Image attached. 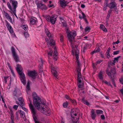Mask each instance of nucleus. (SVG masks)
Masks as SVG:
<instances>
[{
    "mask_svg": "<svg viewBox=\"0 0 123 123\" xmlns=\"http://www.w3.org/2000/svg\"><path fill=\"white\" fill-rule=\"evenodd\" d=\"M111 73H112L113 74H114L116 73L115 70L114 69H111Z\"/></svg>",
    "mask_w": 123,
    "mask_h": 123,
    "instance_id": "6e6d98bb",
    "label": "nucleus"
},
{
    "mask_svg": "<svg viewBox=\"0 0 123 123\" xmlns=\"http://www.w3.org/2000/svg\"><path fill=\"white\" fill-rule=\"evenodd\" d=\"M81 14L82 15V16H81V15L80 14H79V18L80 19H83L84 20L85 22L87 23H88V22L86 18H85V14L83 12H81Z\"/></svg>",
    "mask_w": 123,
    "mask_h": 123,
    "instance_id": "6ab92c4d",
    "label": "nucleus"
},
{
    "mask_svg": "<svg viewBox=\"0 0 123 123\" xmlns=\"http://www.w3.org/2000/svg\"><path fill=\"white\" fill-rule=\"evenodd\" d=\"M17 94V92L15 90L13 92V95L14 96H16Z\"/></svg>",
    "mask_w": 123,
    "mask_h": 123,
    "instance_id": "4d7b16f0",
    "label": "nucleus"
},
{
    "mask_svg": "<svg viewBox=\"0 0 123 123\" xmlns=\"http://www.w3.org/2000/svg\"><path fill=\"white\" fill-rule=\"evenodd\" d=\"M120 50H119L114 51L113 52V54L114 55H117L119 54Z\"/></svg>",
    "mask_w": 123,
    "mask_h": 123,
    "instance_id": "ea45409f",
    "label": "nucleus"
},
{
    "mask_svg": "<svg viewBox=\"0 0 123 123\" xmlns=\"http://www.w3.org/2000/svg\"><path fill=\"white\" fill-rule=\"evenodd\" d=\"M2 98V101L3 102V103H5V101H4V98L2 96H1L0 98Z\"/></svg>",
    "mask_w": 123,
    "mask_h": 123,
    "instance_id": "69168bd1",
    "label": "nucleus"
},
{
    "mask_svg": "<svg viewBox=\"0 0 123 123\" xmlns=\"http://www.w3.org/2000/svg\"><path fill=\"white\" fill-rule=\"evenodd\" d=\"M102 61V60H100L97 61L96 62V63H92V65L93 67L94 68V67L96 65H97L98 63H101Z\"/></svg>",
    "mask_w": 123,
    "mask_h": 123,
    "instance_id": "bb28decb",
    "label": "nucleus"
},
{
    "mask_svg": "<svg viewBox=\"0 0 123 123\" xmlns=\"http://www.w3.org/2000/svg\"><path fill=\"white\" fill-rule=\"evenodd\" d=\"M38 96L37 95L36 93L34 92L32 93V97L33 99H34V101H36V98L38 97Z\"/></svg>",
    "mask_w": 123,
    "mask_h": 123,
    "instance_id": "a878e982",
    "label": "nucleus"
},
{
    "mask_svg": "<svg viewBox=\"0 0 123 123\" xmlns=\"http://www.w3.org/2000/svg\"><path fill=\"white\" fill-rule=\"evenodd\" d=\"M18 105H14L13 106V108L15 109V110H17L18 109Z\"/></svg>",
    "mask_w": 123,
    "mask_h": 123,
    "instance_id": "09e8293b",
    "label": "nucleus"
},
{
    "mask_svg": "<svg viewBox=\"0 0 123 123\" xmlns=\"http://www.w3.org/2000/svg\"><path fill=\"white\" fill-rule=\"evenodd\" d=\"M35 3L37 5L39 3V1L38 0H35Z\"/></svg>",
    "mask_w": 123,
    "mask_h": 123,
    "instance_id": "e2e57ef3",
    "label": "nucleus"
},
{
    "mask_svg": "<svg viewBox=\"0 0 123 123\" xmlns=\"http://www.w3.org/2000/svg\"><path fill=\"white\" fill-rule=\"evenodd\" d=\"M24 34L25 38L28 37H29V35L27 32H25Z\"/></svg>",
    "mask_w": 123,
    "mask_h": 123,
    "instance_id": "a19ab883",
    "label": "nucleus"
},
{
    "mask_svg": "<svg viewBox=\"0 0 123 123\" xmlns=\"http://www.w3.org/2000/svg\"><path fill=\"white\" fill-rule=\"evenodd\" d=\"M106 54V55L107 57L108 58H109L110 57L109 53L107 52Z\"/></svg>",
    "mask_w": 123,
    "mask_h": 123,
    "instance_id": "13d9d810",
    "label": "nucleus"
},
{
    "mask_svg": "<svg viewBox=\"0 0 123 123\" xmlns=\"http://www.w3.org/2000/svg\"><path fill=\"white\" fill-rule=\"evenodd\" d=\"M16 69L18 72L20 71H22L23 70V68L21 66L18 64H17L16 65Z\"/></svg>",
    "mask_w": 123,
    "mask_h": 123,
    "instance_id": "aec40b11",
    "label": "nucleus"
},
{
    "mask_svg": "<svg viewBox=\"0 0 123 123\" xmlns=\"http://www.w3.org/2000/svg\"><path fill=\"white\" fill-rule=\"evenodd\" d=\"M103 112V111L101 110H96V113L98 114H101Z\"/></svg>",
    "mask_w": 123,
    "mask_h": 123,
    "instance_id": "c9c22d12",
    "label": "nucleus"
},
{
    "mask_svg": "<svg viewBox=\"0 0 123 123\" xmlns=\"http://www.w3.org/2000/svg\"><path fill=\"white\" fill-rule=\"evenodd\" d=\"M109 69L108 68L106 71V73L109 76H110L111 75V74L110 72L108 71Z\"/></svg>",
    "mask_w": 123,
    "mask_h": 123,
    "instance_id": "8fccbe9b",
    "label": "nucleus"
},
{
    "mask_svg": "<svg viewBox=\"0 0 123 123\" xmlns=\"http://www.w3.org/2000/svg\"><path fill=\"white\" fill-rule=\"evenodd\" d=\"M121 57L120 56H119L116 57L115 58L113 62L115 63L116 62H118V59Z\"/></svg>",
    "mask_w": 123,
    "mask_h": 123,
    "instance_id": "c756f323",
    "label": "nucleus"
},
{
    "mask_svg": "<svg viewBox=\"0 0 123 123\" xmlns=\"http://www.w3.org/2000/svg\"><path fill=\"white\" fill-rule=\"evenodd\" d=\"M18 101L16 102V103L17 104L20 105V106H25V103L23 98L20 97L18 98Z\"/></svg>",
    "mask_w": 123,
    "mask_h": 123,
    "instance_id": "ddd939ff",
    "label": "nucleus"
},
{
    "mask_svg": "<svg viewBox=\"0 0 123 123\" xmlns=\"http://www.w3.org/2000/svg\"><path fill=\"white\" fill-rule=\"evenodd\" d=\"M100 28L104 32H106L107 31L105 26L102 24H100Z\"/></svg>",
    "mask_w": 123,
    "mask_h": 123,
    "instance_id": "412c9836",
    "label": "nucleus"
},
{
    "mask_svg": "<svg viewBox=\"0 0 123 123\" xmlns=\"http://www.w3.org/2000/svg\"><path fill=\"white\" fill-rule=\"evenodd\" d=\"M65 97L66 99L70 100L71 99V98H70V97L67 95H66L65 96Z\"/></svg>",
    "mask_w": 123,
    "mask_h": 123,
    "instance_id": "5fc2aeb1",
    "label": "nucleus"
},
{
    "mask_svg": "<svg viewBox=\"0 0 123 123\" xmlns=\"http://www.w3.org/2000/svg\"><path fill=\"white\" fill-rule=\"evenodd\" d=\"M90 30V27L88 26L86 27L85 29V32H89Z\"/></svg>",
    "mask_w": 123,
    "mask_h": 123,
    "instance_id": "e433bc0d",
    "label": "nucleus"
},
{
    "mask_svg": "<svg viewBox=\"0 0 123 123\" xmlns=\"http://www.w3.org/2000/svg\"><path fill=\"white\" fill-rule=\"evenodd\" d=\"M8 66L9 68V69H10L11 73H12V75L14 77H15V75L14 72L13 71V70L11 68V67L9 65V64H8Z\"/></svg>",
    "mask_w": 123,
    "mask_h": 123,
    "instance_id": "7c9ffc66",
    "label": "nucleus"
},
{
    "mask_svg": "<svg viewBox=\"0 0 123 123\" xmlns=\"http://www.w3.org/2000/svg\"><path fill=\"white\" fill-rule=\"evenodd\" d=\"M70 101L74 105H75L77 103L76 101L74 99L73 100L71 99Z\"/></svg>",
    "mask_w": 123,
    "mask_h": 123,
    "instance_id": "f704fd0d",
    "label": "nucleus"
},
{
    "mask_svg": "<svg viewBox=\"0 0 123 123\" xmlns=\"http://www.w3.org/2000/svg\"><path fill=\"white\" fill-rule=\"evenodd\" d=\"M45 103L44 102L42 101L41 105L42 104V105H41V109H40L39 110H40L41 112L45 115H47V114H48L50 113L49 111V108L47 106L45 105Z\"/></svg>",
    "mask_w": 123,
    "mask_h": 123,
    "instance_id": "7ed1b4c3",
    "label": "nucleus"
},
{
    "mask_svg": "<svg viewBox=\"0 0 123 123\" xmlns=\"http://www.w3.org/2000/svg\"><path fill=\"white\" fill-rule=\"evenodd\" d=\"M4 13L5 16L8 20L11 23H12V18L8 14L4 11Z\"/></svg>",
    "mask_w": 123,
    "mask_h": 123,
    "instance_id": "4468645a",
    "label": "nucleus"
},
{
    "mask_svg": "<svg viewBox=\"0 0 123 123\" xmlns=\"http://www.w3.org/2000/svg\"><path fill=\"white\" fill-rule=\"evenodd\" d=\"M22 27L25 31H27L28 30V27L26 25H23Z\"/></svg>",
    "mask_w": 123,
    "mask_h": 123,
    "instance_id": "473e14b6",
    "label": "nucleus"
},
{
    "mask_svg": "<svg viewBox=\"0 0 123 123\" xmlns=\"http://www.w3.org/2000/svg\"><path fill=\"white\" fill-rule=\"evenodd\" d=\"M91 116L92 119L94 120L96 117V114L95 113V112L93 111H91Z\"/></svg>",
    "mask_w": 123,
    "mask_h": 123,
    "instance_id": "b1692460",
    "label": "nucleus"
},
{
    "mask_svg": "<svg viewBox=\"0 0 123 123\" xmlns=\"http://www.w3.org/2000/svg\"><path fill=\"white\" fill-rule=\"evenodd\" d=\"M36 101H34V99H33L34 104L37 109L39 110L40 109L41 105L42 102L41 99L40 97H38L36 98Z\"/></svg>",
    "mask_w": 123,
    "mask_h": 123,
    "instance_id": "1a4fd4ad",
    "label": "nucleus"
},
{
    "mask_svg": "<svg viewBox=\"0 0 123 123\" xmlns=\"http://www.w3.org/2000/svg\"><path fill=\"white\" fill-rule=\"evenodd\" d=\"M60 5L62 7H65L66 5L67 2L65 1H60Z\"/></svg>",
    "mask_w": 123,
    "mask_h": 123,
    "instance_id": "393cba45",
    "label": "nucleus"
},
{
    "mask_svg": "<svg viewBox=\"0 0 123 123\" xmlns=\"http://www.w3.org/2000/svg\"><path fill=\"white\" fill-rule=\"evenodd\" d=\"M76 111L77 110L73 109L72 110L71 112V117L72 118V121L73 122L75 123L78 121L79 118L78 117V118L75 117L77 115Z\"/></svg>",
    "mask_w": 123,
    "mask_h": 123,
    "instance_id": "423d86ee",
    "label": "nucleus"
},
{
    "mask_svg": "<svg viewBox=\"0 0 123 123\" xmlns=\"http://www.w3.org/2000/svg\"><path fill=\"white\" fill-rule=\"evenodd\" d=\"M9 0L10 2L12 3V6H11L10 3L8 2L7 3V6L10 10L11 13H13L15 16H16V8L18 6V2L15 0Z\"/></svg>",
    "mask_w": 123,
    "mask_h": 123,
    "instance_id": "f03ea898",
    "label": "nucleus"
},
{
    "mask_svg": "<svg viewBox=\"0 0 123 123\" xmlns=\"http://www.w3.org/2000/svg\"><path fill=\"white\" fill-rule=\"evenodd\" d=\"M30 103L29 104V107L31 110V113L33 114L35 116L36 114V111L34 107L31 104V103L30 100Z\"/></svg>",
    "mask_w": 123,
    "mask_h": 123,
    "instance_id": "f3484780",
    "label": "nucleus"
},
{
    "mask_svg": "<svg viewBox=\"0 0 123 123\" xmlns=\"http://www.w3.org/2000/svg\"><path fill=\"white\" fill-rule=\"evenodd\" d=\"M117 4L114 1H112L108 4V6L110 9L115 8L116 7Z\"/></svg>",
    "mask_w": 123,
    "mask_h": 123,
    "instance_id": "dca6fc26",
    "label": "nucleus"
},
{
    "mask_svg": "<svg viewBox=\"0 0 123 123\" xmlns=\"http://www.w3.org/2000/svg\"><path fill=\"white\" fill-rule=\"evenodd\" d=\"M112 11V10L111 9L109 10L108 11L107 13V15L106 18H107V19H108L109 18L110 15L111 14Z\"/></svg>",
    "mask_w": 123,
    "mask_h": 123,
    "instance_id": "cd10ccee",
    "label": "nucleus"
},
{
    "mask_svg": "<svg viewBox=\"0 0 123 123\" xmlns=\"http://www.w3.org/2000/svg\"><path fill=\"white\" fill-rule=\"evenodd\" d=\"M28 74L29 76L33 79L38 78L37 73L35 70L28 71Z\"/></svg>",
    "mask_w": 123,
    "mask_h": 123,
    "instance_id": "9d476101",
    "label": "nucleus"
},
{
    "mask_svg": "<svg viewBox=\"0 0 123 123\" xmlns=\"http://www.w3.org/2000/svg\"><path fill=\"white\" fill-rule=\"evenodd\" d=\"M102 71H101L98 74V77L101 80H103V77L102 75Z\"/></svg>",
    "mask_w": 123,
    "mask_h": 123,
    "instance_id": "c85d7f7f",
    "label": "nucleus"
},
{
    "mask_svg": "<svg viewBox=\"0 0 123 123\" xmlns=\"http://www.w3.org/2000/svg\"><path fill=\"white\" fill-rule=\"evenodd\" d=\"M57 16L54 14L52 15L51 16L49 15L46 16L45 18L46 20L48 22H50L52 24H54L56 21Z\"/></svg>",
    "mask_w": 123,
    "mask_h": 123,
    "instance_id": "39448f33",
    "label": "nucleus"
},
{
    "mask_svg": "<svg viewBox=\"0 0 123 123\" xmlns=\"http://www.w3.org/2000/svg\"><path fill=\"white\" fill-rule=\"evenodd\" d=\"M52 51L51 50L50 52H48V54L49 55L51 56L52 55Z\"/></svg>",
    "mask_w": 123,
    "mask_h": 123,
    "instance_id": "052dcab7",
    "label": "nucleus"
},
{
    "mask_svg": "<svg viewBox=\"0 0 123 123\" xmlns=\"http://www.w3.org/2000/svg\"><path fill=\"white\" fill-rule=\"evenodd\" d=\"M9 77L8 76L5 77H4V82L5 83V84H6V83L7 82V79Z\"/></svg>",
    "mask_w": 123,
    "mask_h": 123,
    "instance_id": "de8ad7c7",
    "label": "nucleus"
},
{
    "mask_svg": "<svg viewBox=\"0 0 123 123\" xmlns=\"http://www.w3.org/2000/svg\"><path fill=\"white\" fill-rule=\"evenodd\" d=\"M40 61L39 62V64L38 66V67L40 69H42L43 68V60L42 59H40Z\"/></svg>",
    "mask_w": 123,
    "mask_h": 123,
    "instance_id": "5701e85b",
    "label": "nucleus"
},
{
    "mask_svg": "<svg viewBox=\"0 0 123 123\" xmlns=\"http://www.w3.org/2000/svg\"><path fill=\"white\" fill-rule=\"evenodd\" d=\"M63 37L62 35H61L60 36V41L61 42H62L63 41Z\"/></svg>",
    "mask_w": 123,
    "mask_h": 123,
    "instance_id": "bf43d9fd",
    "label": "nucleus"
},
{
    "mask_svg": "<svg viewBox=\"0 0 123 123\" xmlns=\"http://www.w3.org/2000/svg\"><path fill=\"white\" fill-rule=\"evenodd\" d=\"M45 32L47 36L49 38V39L50 40V41L49 42H48V38H46L45 39L46 41L47 42V44H49L51 46L54 45L55 44V41L52 38L51 36V34L49 32L48 29H45Z\"/></svg>",
    "mask_w": 123,
    "mask_h": 123,
    "instance_id": "20e7f679",
    "label": "nucleus"
},
{
    "mask_svg": "<svg viewBox=\"0 0 123 123\" xmlns=\"http://www.w3.org/2000/svg\"><path fill=\"white\" fill-rule=\"evenodd\" d=\"M37 8H40L42 6H45L44 5H43V4L42 3H39L38 4H37Z\"/></svg>",
    "mask_w": 123,
    "mask_h": 123,
    "instance_id": "4c0bfd02",
    "label": "nucleus"
},
{
    "mask_svg": "<svg viewBox=\"0 0 123 123\" xmlns=\"http://www.w3.org/2000/svg\"><path fill=\"white\" fill-rule=\"evenodd\" d=\"M49 63L50 64V67L51 69V72L56 79H58L59 77L57 75L56 68L54 67V65H53L51 62H49Z\"/></svg>",
    "mask_w": 123,
    "mask_h": 123,
    "instance_id": "6e6552de",
    "label": "nucleus"
},
{
    "mask_svg": "<svg viewBox=\"0 0 123 123\" xmlns=\"http://www.w3.org/2000/svg\"><path fill=\"white\" fill-rule=\"evenodd\" d=\"M54 52L53 54V58L54 60L56 61L58 59V54L56 49L55 47H54Z\"/></svg>",
    "mask_w": 123,
    "mask_h": 123,
    "instance_id": "2eb2a0df",
    "label": "nucleus"
},
{
    "mask_svg": "<svg viewBox=\"0 0 123 123\" xmlns=\"http://www.w3.org/2000/svg\"><path fill=\"white\" fill-rule=\"evenodd\" d=\"M84 85H78V87L80 88H82L81 90L84 89Z\"/></svg>",
    "mask_w": 123,
    "mask_h": 123,
    "instance_id": "864d4df0",
    "label": "nucleus"
},
{
    "mask_svg": "<svg viewBox=\"0 0 123 123\" xmlns=\"http://www.w3.org/2000/svg\"><path fill=\"white\" fill-rule=\"evenodd\" d=\"M119 81L121 84H123V77L120 78L119 79Z\"/></svg>",
    "mask_w": 123,
    "mask_h": 123,
    "instance_id": "a18cd8bd",
    "label": "nucleus"
},
{
    "mask_svg": "<svg viewBox=\"0 0 123 123\" xmlns=\"http://www.w3.org/2000/svg\"><path fill=\"white\" fill-rule=\"evenodd\" d=\"M6 26L11 33H12L13 32L12 28L10 24L8 22H6Z\"/></svg>",
    "mask_w": 123,
    "mask_h": 123,
    "instance_id": "a211bd4d",
    "label": "nucleus"
},
{
    "mask_svg": "<svg viewBox=\"0 0 123 123\" xmlns=\"http://www.w3.org/2000/svg\"><path fill=\"white\" fill-rule=\"evenodd\" d=\"M11 49L12 55L14 59H15L16 62H18L19 60L18 57L16 54L15 49L13 46L12 47Z\"/></svg>",
    "mask_w": 123,
    "mask_h": 123,
    "instance_id": "f8f14e48",
    "label": "nucleus"
},
{
    "mask_svg": "<svg viewBox=\"0 0 123 123\" xmlns=\"http://www.w3.org/2000/svg\"><path fill=\"white\" fill-rule=\"evenodd\" d=\"M30 25H34L36 23V20L32 18H31L30 19Z\"/></svg>",
    "mask_w": 123,
    "mask_h": 123,
    "instance_id": "4be33fe9",
    "label": "nucleus"
},
{
    "mask_svg": "<svg viewBox=\"0 0 123 123\" xmlns=\"http://www.w3.org/2000/svg\"><path fill=\"white\" fill-rule=\"evenodd\" d=\"M53 5L52 4H49L48 5V6L49 7H51L53 6Z\"/></svg>",
    "mask_w": 123,
    "mask_h": 123,
    "instance_id": "338daca9",
    "label": "nucleus"
},
{
    "mask_svg": "<svg viewBox=\"0 0 123 123\" xmlns=\"http://www.w3.org/2000/svg\"><path fill=\"white\" fill-rule=\"evenodd\" d=\"M10 116L11 119H14V116L13 113V111L11 109L10 110Z\"/></svg>",
    "mask_w": 123,
    "mask_h": 123,
    "instance_id": "2f4dec72",
    "label": "nucleus"
},
{
    "mask_svg": "<svg viewBox=\"0 0 123 123\" xmlns=\"http://www.w3.org/2000/svg\"><path fill=\"white\" fill-rule=\"evenodd\" d=\"M101 118L102 119L104 120L105 118V117L104 115H101Z\"/></svg>",
    "mask_w": 123,
    "mask_h": 123,
    "instance_id": "680f3d73",
    "label": "nucleus"
},
{
    "mask_svg": "<svg viewBox=\"0 0 123 123\" xmlns=\"http://www.w3.org/2000/svg\"><path fill=\"white\" fill-rule=\"evenodd\" d=\"M19 114L20 117L24 119V121L26 120L25 117V113L23 111L21 110H18L16 113V117L17 120L19 119Z\"/></svg>",
    "mask_w": 123,
    "mask_h": 123,
    "instance_id": "0eeeda50",
    "label": "nucleus"
},
{
    "mask_svg": "<svg viewBox=\"0 0 123 123\" xmlns=\"http://www.w3.org/2000/svg\"><path fill=\"white\" fill-rule=\"evenodd\" d=\"M19 76V78L23 84H25L26 83L25 78V75L23 72L22 71H20L18 72Z\"/></svg>",
    "mask_w": 123,
    "mask_h": 123,
    "instance_id": "9b49d317",
    "label": "nucleus"
},
{
    "mask_svg": "<svg viewBox=\"0 0 123 123\" xmlns=\"http://www.w3.org/2000/svg\"><path fill=\"white\" fill-rule=\"evenodd\" d=\"M99 51V49H97V50H96V49H95V50L92 51V52L91 54H94V53H96V52H98Z\"/></svg>",
    "mask_w": 123,
    "mask_h": 123,
    "instance_id": "37998d69",
    "label": "nucleus"
},
{
    "mask_svg": "<svg viewBox=\"0 0 123 123\" xmlns=\"http://www.w3.org/2000/svg\"><path fill=\"white\" fill-rule=\"evenodd\" d=\"M107 6V3H106L105 4L103 7V9L104 10H105L106 9V7Z\"/></svg>",
    "mask_w": 123,
    "mask_h": 123,
    "instance_id": "79ce46f5",
    "label": "nucleus"
},
{
    "mask_svg": "<svg viewBox=\"0 0 123 123\" xmlns=\"http://www.w3.org/2000/svg\"><path fill=\"white\" fill-rule=\"evenodd\" d=\"M68 103L67 101L64 103L63 104V107L65 108H67L68 107Z\"/></svg>",
    "mask_w": 123,
    "mask_h": 123,
    "instance_id": "72a5a7b5",
    "label": "nucleus"
},
{
    "mask_svg": "<svg viewBox=\"0 0 123 123\" xmlns=\"http://www.w3.org/2000/svg\"><path fill=\"white\" fill-rule=\"evenodd\" d=\"M66 32L68 40L72 48V54L74 56L75 55L76 60V63L77 65L76 70L78 72V81H81L83 80V79L81 77L80 72L81 69V64L78 60L79 56V51L77 48L78 46L75 45V43L74 41V38L77 35L76 33L74 31L70 32L68 30H67Z\"/></svg>",
    "mask_w": 123,
    "mask_h": 123,
    "instance_id": "f257e3e1",
    "label": "nucleus"
},
{
    "mask_svg": "<svg viewBox=\"0 0 123 123\" xmlns=\"http://www.w3.org/2000/svg\"><path fill=\"white\" fill-rule=\"evenodd\" d=\"M23 106H21L24 111L27 112L28 110L26 108H25V107H23Z\"/></svg>",
    "mask_w": 123,
    "mask_h": 123,
    "instance_id": "c03bdc74",
    "label": "nucleus"
},
{
    "mask_svg": "<svg viewBox=\"0 0 123 123\" xmlns=\"http://www.w3.org/2000/svg\"><path fill=\"white\" fill-rule=\"evenodd\" d=\"M35 115H36V114ZM33 118L35 122V123H36V122H37V121L36 120L37 118L36 117V115H35V116H34V115L33 114Z\"/></svg>",
    "mask_w": 123,
    "mask_h": 123,
    "instance_id": "49530a36",
    "label": "nucleus"
},
{
    "mask_svg": "<svg viewBox=\"0 0 123 123\" xmlns=\"http://www.w3.org/2000/svg\"><path fill=\"white\" fill-rule=\"evenodd\" d=\"M119 43V42L118 40L117 42H113V44H118Z\"/></svg>",
    "mask_w": 123,
    "mask_h": 123,
    "instance_id": "0e129e2a",
    "label": "nucleus"
},
{
    "mask_svg": "<svg viewBox=\"0 0 123 123\" xmlns=\"http://www.w3.org/2000/svg\"><path fill=\"white\" fill-rule=\"evenodd\" d=\"M26 90L27 91H29L30 90V85H27L26 86Z\"/></svg>",
    "mask_w": 123,
    "mask_h": 123,
    "instance_id": "603ef678",
    "label": "nucleus"
},
{
    "mask_svg": "<svg viewBox=\"0 0 123 123\" xmlns=\"http://www.w3.org/2000/svg\"><path fill=\"white\" fill-rule=\"evenodd\" d=\"M120 91L121 93L123 95V89L122 88V89H121Z\"/></svg>",
    "mask_w": 123,
    "mask_h": 123,
    "instance_id": "774afa93",
    "label": "nucleus"
},
{
    "mask_svg": "<svg viewBox=\"0 0 123 123\" xmlns=\"http://www.w3.org/2000/svg\"><path fill=\"white\" fill-rule=\"evenodd\" d=\"M103 83H104V84L107 85H108V84H109V85H110V84L109 83V82L106 80H104L103 81Z\"/></svg>",
    "mask_w": 123,
    "mask_h": 123,
    "instance_id": "3c124183",
    "label": "nucleus"
},
{
    "mask_svg": "<svg viewBox=\"0 0 123 123\" xmlns=\"http://www.w3.org/2000/svg\"><path fill=\"white\" fill-rule=\"evenodd\" d=\"M84 104H86L87 105L89 106L90 105L89 103L87 100H86L85 101H84L83 103Z\"/></svg>",
    "mask_w": 123,
    "mask_h": 123,
    "instance_id": "58836bf2",
    "label": "nucleus"
}]
</instances>
